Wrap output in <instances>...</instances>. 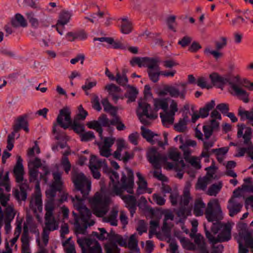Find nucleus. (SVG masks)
<instances>
[{
	"instance_id": "obj_49",
	"label": "nucleus",
	"mask_w": 253,
	"mask_h": 253,
	"mask_svg": "<svg viewBox=\"0 0 253 253\" xmlns=\"http://www.w3.org/2000/svg\"><path fill=\"white\" fill-rule=\"evenodd\" d=\"M26 16L28 20H29L31 26L35 28H37L40 26V22L38 19L35 17V14L32 12H30L26 13Z\"/></svg>"
},
{
	"instance_id": "obj_62",
	"label": "nucleus",
	"mask_w": 253,
	"mask_h": 253,
	"mask_svg": "<svg viewBox=\"0 0 253 253\" xmlns=\"http://www.w3.org/2000/svg\"><path fill=\"white\" fill-rule=\"evenodd\" d=\"M81 140L82 141H88L92 140L94 138V135L92 131H89L83 133L80 135Z\"/></svg>"
},
{
	"instance_id": "obj_54",
	"label": "nucleus",
	"mask_w": 253,
	"mask_h": 253,
	"mask_svg": "<svg viewBox=\"0 0 253 253\" xmlns=\"http://www.w3.org/2000/svg\"><path fill=\"white\" fill-rule=\"evenodd\" d=\"M29 174L30 182H35L37 180L39 171L36 168H30L29 169Z\"/></svg>"
},
{
	"instance_id": "obj_57",
	"label": "nucleus",
	"mask_w": 253,
	"mask_h": 253,
	"mask_svg": "<svg viewBox=\"0 0 253 253\" xmlns=\"http://www.w3.org/2000/svg\"><path fill=\"white\" fill-rule=\"evenodd\" d=\"M180 242L182 247L186 249L191 250L194 249V245L189 240L185 237L180 238Z\"/></svg>"
},
{
	"instance_id": "obj_8",
	"label": "nucleus",
	"mask_w": 253,
	"mask_h": 253,
	"mask_svg": "<svg viewBox=\"0 0 253 253\" xmlns=\"http://www.w3.org/2000/svg\"><path fill=\"white\" fill-rule=\"evenodd\" d=\"M44 225L42 235L43 242L46 245L48 242L50 232L58 229L59 220L54 215L44 216Z\"/></svg>"
},
{
	"instance_id": "obj_33",
	"label": "nucleus",
	"mask_w": 253,
	"mask_h": 253,
	"mask_svg": "<svg viewBox=\"0 0 253 253\" xmlns=\"http://www.w3.org/2000/svg\"><path fill=\"white\" fill-rule=\"evenodd\" d=\"M174 114L168 111L164 112V113H160V117L162 119L163 125L166 126L173 124L174 120Z\"/></svg>"
},
{
	"instance_id": "obj_9",
	"label": "nucleus",
	"mask_w": 253,
	"mask_h": 253,
	"mask_svg": "<svg viewBox=\"0 0 253 253\" xmlns=\"http://www.w3.org/2000/svg\"><path fill=\"white\" fill-rule=\"evenodd\" d=\"M147 157L149 161L152 164L154 168L157 169V170L154 171V176L157 178L158 175L161 173L159 170L160 164L166 162L167 158L158 152L155 148L149 149L147 153Z\"/></svg>"
},
{
	"instance_id": "obj_41",
	"label": "nucleus",
	"mask_w": 253,
	"mask_h": 253,
	"mask_svg": "<svg viewBox=\"0 0 253 253\" xmlns=\"http://www.w3.org/2000/svg\"><path fill=\"white\" fill-rule=\"evenodd\" d=\"M104 111L109 112L112 116H115L117 113L116 108L113 106L109 102L107 98H104L101 101Z\"/></svg>"
},
{
	"instance_id": "obj_19",
	"label": "nucleus",
	"mask_w": 253,
	"mask_h": 253,
	"mask_svg": "<svg viewBox=\"0 0 253 253\" xmlns=\"http://www.w3.org/2000/svg\"><path fill=\"white\" fill-rule=\"evenodd\" d=\"M70 114V111L67 108H64L60 110L56 120L57 123L61 127L66 129L71 125Z\"/></svg>"
},
{
	"instance_id": "obj_45",
	"label": "nucleus",
	"mask_w": 253,
	"mask_h": 253,
	"mask_svg": "<svg viewBox=\"0 0 253 253\" xmlns=\"http://www.w3.org/2000/svg\"><path fill=\"white\" fill-rule=\"evenodd\" d=\"M72 13L70 12L62 10L60 13L57 22L62 24H67L69 22Z\"/></svg>"
},
{
	"instance_id": "obj_43",
	"label": "nucleus",
	"mask_w": 253,
	"mask_h": 253,
	"mask_svg": "<svg viewBox=\"0 0 253 253\" xmlns=\"http://www.w3.org/2000/svg\"><path fill=\"white\" fill-rule=\"evenodd\" d=\"M192 198L190 196L189 188L186 187L184 188L183 194L181 198L180 204L181 206H187L189 204Z\"/></svg>"
},
{
	"instance_id": "obj_48",
	"label": "nucleus",
	"mask_w": 253,
	"mask_h": 253,
	"mask_svg": "<svg viewBox=\"0 0 253 253\" xmlns=\"http://www.w3.org/2000/svg\"><path fill=\"white\" fill-rule=\"evenodd\" d=\"M14 216L15 213L13 207L11 206H7L5 209L4 222H11L14 219Z\"/></svg>"
},
{
	"instance_id": "obj_38",
	"label": "nucleus",
	"mask_w": 253,
	"mask_h": 253,
	"mask_svg": "<svg viewBox=\"0 0 253 253\" xmlns=\"http://www.w3.org/2000/svg\"><path fill=\"white\" fill-rule=\"evenodd\" d=\"M160 62V61L158 58L146 57L145 66L149 69V70L155 69L156 71H159Z\"/></svg>"
},
{
	"instance_id": "obj_53",
	"label": "nucleus",
	"mask_w": 253,
	"mask_h": 253,
	"mask_svg": "<svg viewBox=\"0 0 253 253\" xmlns=\"http://www.w3.org/2000/svg\"><path fill=\"white\" fill-rule=\"evenodd\" d=\"M146 57L140 58L135 57L130 61V64L132 66L137 65L139 67L145 66Z\"/></svg>"
},
{
	"instance_id": "obj_40",
	"label": "nucleus",
	"mask_w": 253,
	"mask_h": 253,
	"mask_svg": "<svg viewBox=\"0 0 253 253\" xmlns=\"http://www.w3.org/2000/svg\"><path fill=\"white\" fill-rule=\"evenodd\" d=\"M215 105V101L213 100L206 103L204 107L200 108L199 110L201 117L202 118L207 117L209 115L210 111L213 109Z\"/></svg>"
},
{
	"instance_id": "obj_36",
	"label": "nucleus",
	"mask_w": 253,
	"mask_h": 253,
	"mask_svg": "<svg viewBox=\"0 0 253 253\" xmlns=\"http://www.w3.org/2000/svg\"><path fill=\"white\" fill-rule=\"evenodd\" d=\"M194 241L197 245L200 253H209L207 250L204 242V237L200 235H196L194 237Z\"/></svg>"
},
{
	"instance_id": "obj_63",
	"label": "nucleus",
	"mask_w": 253,
	"mask_h": 253,
	"mask_svg": "<svg viewBox=\"0 0 253 253\" xmlns=\"http://www.w3.org/2000/svg\"><path fill=\"white\" fill-rule=\"evenodd\" d=\"M148 73L150 80L152 82L156 83L159 81V76L161 75L160 72L150 70L148 71Z\"/></svg>"
},
{
	"instance_id": "obj_7",
	"label": "nucleus",
	"mask_w": 253,
	"mask_h": 253,
	"mask_svg": "<svg viewBox=\"0 0 253 253\" xmlns=\"http://www.w3.org/2000/svg\"><path fill=\"white\" fill-rule=\"evenodd\" d=\"M137 114L140 122L144 125L149 124V120H154L158 117L157 114L144 100L139 101Z\"/></svg>"
},
{
	"instance_id": "obj_44",
	"label": "nucleus",
	"mask_w": 253,
	"mask_h": 253,
	"mask_svg": "<svg viewBox=\"0 0 253 253\" xmlns=\"http://www.w3.org/2000/svg\"><path fill=\"white\" fill-rule=\"evenodd\" d=\"M48 200L45 205V213L44 216H51L53 215V211L55 208L53 197Z\"/></svg>"
},
{
	"instance_id": "obj_51",
	"label": "nucleus",
	"mask_w": 253,
	"mask_h": 253,
	"mask_svg": "<svg viewBox=\"0 0 253 253\" xmlns=\"http://www.w3.org/2000/svg\"><path fill=\"white\" fill-rule=\"evenodd\" d=\"M215 49L221 50L226 46L227 44V38L225 37H220L218 41L214 42Z\"/></svg>"
},
{
	"instance_id": "obj_15",
	"label": "nucleus",
	"mask_w": 253,
	"mask_h": 253,
	"mask_svg": "<svg viewBox=\"0 0 253 253\" xmlns=\"http://www.w3.org/2000/svg\"><path fill=\"white\" fill-rule=\"evenodd\" d=\"M10 190L9 180L8 178V174H7L3 181L0 184V203L4 207L7 206V203L10 200L9 192Z\"/></svg>"
},
{
	"instance_id": "obj_27",
	"label": "nucleus",
	"mask_w": 253,
	"mask_h": 253,
	"mask_svg": "<svg viewBox=\"0 0 253 253\" xmlns=\"http://www.w3.org/2000/svg\"><path fill=\"white\" fill-rule=\"evenodd\" d=\"M238 115L240 117L241 121L248 120L251 125L253 126V108L249 111H246L242 107H240L238 110Z\"/></svg>"
},
{
	"instance_id": "obj_12",
	"label": "nucleus",
	"mask_w": 253,
	"mask_h": 253,
	"mask_svg": "<svg viewBox=\"0 0 253 253\" xmlns=\"http://www.w3.org/2000/svg\"><path fill=\"white\" fill-rule=\"evenodd\" d=\"M169 157L173 161L172 163H167V167L169 169H173L176 171L182 170L185 165L183 160H180L179 152L175 149H171L169 153Z\"/></svg>"
},
{
	"instance_id": "obj_47",
	"label": "nucleus",
	"mask_w": 253,
	"mask_h": 253,
	"mask_svg": "<svg viewBox=\"0 0 253 253\" xmlns=\"http://www.w3.org/2000/svg\"><path fill=\"white\" fill-rule=\"evenodd\" d=\"M114 117V118L111 120V125L116 126V128L119 131L125 130L126 127L123 123L121 118L116 115Z\"/></svg>"
},
{
	"instance_id": "obj_56",
	"label": "nucleus",
	"mask_w": 253,
	"mask_h": 253,
	"mask_svg": "<svg viewBox=\"0 0 253 253\" xmlns=\"http://www.w3.org/2000/svg\"><path fill=\"white\" fill-rule=\"evenodd\" d=\"M136 174L138 179L137 182L138 188L140 189H145L147 188L146 181L139 172H137Z\"/></svg>"
},
{
	"instance_id": "obj_5",
	"label": "nucleus",
	"mask_w": 253,
	"mask_h": 253,
	"mask_svg": "<svg viewBox=\"0 0 253 253\" xmlns=\"http://www.w3.org/2000/svg\"><path fill=\"white\" fill-rule=\"evenodd\" d=\"M205 215L209 222H220L223 218V213L218 199H212L208 202Z\"/></svg>"
},
{
	"instance_id": "obj_26",
	"label": "nucleus",
	"mask_w": 253,
	"mask_h": 253,
	"mask_svg": "<svg viewBox=\"0 0 253 253\" xmlns=\"http://www.w3.org/2000/svg\"><path fill=\"white\" fill-rule=\"evenodd\" d=\"M206 209V205L202 199L198 198L195 199L194 201L193 213L196 216H199L203 215L204 211Z\"/></svg>"
},
{
	"instance_id": "obj_14",
	"label": "nucleus",
	"mask_w": 253,
	"mask_h": 253,
	"mask_svg": "<svg viewBox=\"0 0 253 253\" xmlns=\"http://www.w3.org/2000/svg\"><path fill=\"white\" fill-rule=\"evenodd\" d=\"M27 125H28V122L24 117L20 116L17 119L13 126V131L7 137L6 147L9 151L11 150L13 147L15 133Z\"/></svg>"
},
{
	"instance_id": "obj_18",
	"label": "nucleus",
	"mask_w": 253,
	"mask_h": 253,
	"mask_svg": "<svg viewBox=\"0 0 253 253\" xmlns=\"http://www.w3.org/2000/svg\"><path fill=\"white\" fill-rule=\"evenodd\" d=\"M39 183L38 182L36 185L37 192L31 198L30 202V208L34 212L37 211H42V195L39 190Z\"/></svg>"
},
{
	"instance_id": "obj_52",
	"label": "nucleus",
	"mask_w": 253,
	"mask_h": 253,
	"mask_svg": "<svg viewBox=\"0 0 253 253\" xmlns=\"http://www.w3.org/2000/svg\"><path fill=\"white\" fill-rule=\"evenodd\" d=\"M141 129L142 131V135L148 142H149L150 140L152 139V137H154V136L158 137V134H154L152 131H151L149 129L145 128L143 126H142L141 127Z\"/></svg>"
},
{
	"instance_id": "obj_46",
	"label": "nucleus",
	"mask_w": 253,
	"mask_h": 253,
	"mask_svg": "<svg viewBox=\"0 0 253 253\" xmlns=\"http://www.w3.org/2000/svg\"><path fill=\"white\" fill-rule=\"evenodd\" d=\"M86 126L89 128L95 129L99 133L101 138H102L103 129L98 121L89 122L86 124Z\"/></svg>"
},
{
	"instance_id": "obj_37",
	"label": "nucleus",
	"mask_w": 253,
	"mask_h": 253,
	"mask_svg": "<svg viewBox=\"0 0 253 253\" xmlns=\"http://www.w3.org/2000/svg\"><path fill=\"white\" fill-rule=\"evenodd\" d=\"M237 238H240L241 241H244L245 245L252 249V252L253 253V238L250 234L247 232H242L239 233V236Z\"/></svg>"
},
{
	"instance_id": "obj_35",
	"label": "nucleus",
	"mask_w": 253,
	"mask_h": 253,
	"mask_svg": "<svg viewBox=\"0 0 253 253\" xmlns=\"http://www.w3.org/2000/svg\"><path fill=\"white\" fill-rule=\"evenodd\" d=\"M127 247L131 251L129 253H138V240L135 234L131 235L127 241Z\"/></svg>"
},
{
	"instance_id": "obj_58",
	"label": "nucleus",
	"mask_w": 253,
	"mask_h": 253,
	"mask_svg": "<svg viewBox=\"0 0 253 253\" xmlns=\"http://www.w3.org/2000/svg\"><path fill=\"white\" fill-rule=\"evenodd\" d=\"M61 165L67 174H68L71 170V165L68 159L66 156H63L61 159Z\"/></svg>"
},
{
	"instance_id": "obj_6",
	"label": "nucleus",
	"mask_w": 253,
	"mask_h": 253,
	"mask_svg": "<svg viewBox=\"0 0 253 253\" xmlns=\"http://www.w3.org/2000/svg\"><path fill=\"white\" fill-rule=\"evenodd\" d=\"M72 180L75 189L80 191L84 197L88 195L90 191L91 182L83 173L73 171Z\"/></svg>"
},
{
	"instance_id": "obj_10",
	"label": "nucleus",
	"mask_w": 253,
	"mask_h": 253,
	"mask_svg": "<svg viewBox=\"0 0 253 253\" xmlns=\"http://www.w3.org/2000/svg\"><path fill=\"white\" fill-rule=\"evenodd\" d=\"M77 243L81 248L82 252L85 253H101L102 250L98 242L95 239L79 238Z\"/></svg>"
},
{
	"instance_id": "obj_29",
	"label": "nucleus",
	"mask_w": 253,
	"mask_h": 253,
	"mask_svg": "<svg viewBox=\"0 0 253 253\" xmlns=\"http://www.w3.org/2000/svg\"><path fill=\"white\" fill-rule=\"evenodd\" d=\"M154 110L156 113L161 109L164 112L168 110V103L166 98H155L153 99Z\"/></svg>"
},
{
	"instance_id": "obj_31",
	"label": "nucleus",
	"mask_w": 253,
	"mask_h": 253,
	"mask_svg": "<svg viewBox=\"0 0 253 253\" xmlns=\"http://www.w3.org/2000/svg\"><path fill=\"white\" fill-rule=\"evenodd\" d=\"M11 25L15 28L18 27H25L27 26V23L24 17L20 14H16L14 17L11 20Z\"/></svg>"
},
{
	"instance_id": "obj_16",
	"label": "nucleus",
	"mask_w": 253,
	"mask_h": 253,
	"mask_svg": "<svg viewBox=\"0 0 253 253\" xmlns=\"http://www.w3.org/2000/svg\"><path fill=\"white\" fill-rule=\"evenodd\" d=\"M72 214L74 217L75 225L77 232L81 234H85L86 229L89 226H92L94 224V222L91 220H87L86 221H84L81 219V215L78 217V214L74 211L72 212Z\"/></svg>"
},
{
	"instance_id": "obj_32",
	"label": "nucleus",
	"mask_w": 253,
	"mask_h": 253,
	"mask_svg": "<svg viewBox=\"0 0 253 253\" xmlns=\"http://www.w3.org/2000/svg\"><path fill=\"white\" fill-rule=\"evenodd\" d=\"M188 121L189 119L187 116H185L183 118H180L178 122L174 126L175 130L180 132H186L187 130V125Z\"/></svg>"
},
{
	"instance_id": "obj_23",
	"label": "nucleus",
	"mask_w": 253,
	"mask_h": 253,
	"mask_svg": "<svg viewBox=\"0 0 253 253\" xmlns=\"http://www.w3.org/2000/svg\"><path fill=\"white\" fill-rule=\"evenodd\" d=\"M212 169V168L211 167H210L206 169L208 170L207 174L204 177L200 178L198 179L196 186V189L205 190L206 189L207 185L211 183L214 172H210L209 170Z\"/></svg>"
},
{
	"instance_id": "obj_13",
	"label": "nucleus",
	"mask_w": 253,
	"mask_h": 253,
	"mask_svg": "<svg viewBox=\"0 0 253 253\" xmlns=\"http://www.w3.org/2000/svg\"><path fill=\"white\" fill-rule=\"evenodd\" d=\"M87 196H83L80 198L79 196L76 195L75 198H72V202L74 207L79 212L81 215V219L84 221L89 220L91 216V212L83 204V200L86 198Z\"/></svg>"
},
{
	"instance_id": "obj_4",
	"label": "nucleus",
	"mask_w": 253,
	"mask_h": 253,
	"mask_svg": "<svg viewBox=\"0 0 253 253\" xmlns=\"http://www.w3.org/2000/svg\"><path fill=\"white\" fill-rule=\"evenodd\" d=\"M211 231V233L205 228L206 237L212 244L227 242L231 238V227L229 224L213 223Z\"/></svg>"
},
{
	"instance_id": "obj_3",
	"label": "nucleus",
	"mask_w": 253,
	"mask_h": 253,
	"mask_svg": "<svg viewBox=\"0 0 253 253\" xmlns=\"http://www.w3.org/2000/svg\"><path fill=\"white\" fill-rule=\"evenodd\" d=\"M210 78L214 84L223 85L228 84L231 94L237 97L245 103L249 102V93L243 88V85L238 75L228 74L225 76H221L217 73H213L210 75Z\"/></svg>"
},
{
	"instance_id": "obj_64",
	"label": "nucleus",
	"mask_w": 253,
	"mask_h": 253,
	"mask_svg": "<svg viewBox=\"0 0 253 253\" xmlns=\"http://www.w3.org/2000/svg\"><path fill=\"white\" fill-rule=\"evenodd\" d=\"M100 154L102 156L109 157L111 155V149L101 145H99Z\"/></svg>"
},
{
	"instance_id": "obj_2",
	"label": "nucleus",
	"mask_w": 253,
	"mask_h": 253,
	"mask_svg": "<svg viewBox=\"0 0 253 253\" xmlns=\"http://www.w3.org/2000/svg\"><path fill=\"white\" fill-rule=\"evenodd\" d=\"M111 200L109 196L102 191L97 192L93 197L90 200L93 213L98 217H102V221L109 223L112 226L118 225V215L119 207H113L109 214L105 215L109 210Z\"/></svg>"
},
{
	"instance_id": "obj_60",
	"label": "nucleus",
	"mask_w": 253,
	"mask_h": 253,
	"mask_svg": "<svg viewBox=\"0 0 253 253\" xmlns=\"http://www.w3.org/2000/svg\"><path fill=\"white\" fill-rule=\"evenodd\" d=\"M106 253H119L120 249L115 244L110 243L105 246Z\"/></svg>"
},
{
	"instance_id": "obj_1",
	"label": "nucleus",
	"mask_w": 253,
	"mask_h": 253,
	"mask_svg": "<svg viewBox=\"0 0 253 253\" xmlns=\"http://www.w3.org/2000/svg\"><path fill=\"white\" fill-rule=\"evenodd\" d=\"M110 182L107 189V194L110 196H119L125 203L128 209L136 208V199L132 195H124L125 190L129 194L133 193L134 175L133 172L129 168H126V172H122L121 182L119 181V174L116 171H111L109 173Z\"/></svg>"
},
{
	"instance_id": "obj_59",
	"label": "nucleus",
	"mask_w": 253,
	"mask_h": 253,
	"mask_svg": "<svg viewBox=\"0 0 253 253\" xmlns=\"http://www.w3.org/2000/svg\"><path fill=\"white\" fill-rule=\"evenodd\" d=\"M99 123L100 124L101 127L102 126H109L111 125V121L107 118V116L105 114H102L98 119Z\"/></svg>"
},
{
	"instance_id": "obj_50",
	"label": "nucleus",
	"mask_w": 253,
	"mask_h": 253,
	"mask_svg": "<svg viewBox=\"0 0 253 253\" xmlns=\"http://www.w3.org/2000/svg\"><path fill=\"white\" fill-rule=\"evenodd\" d=\"M221 187L222 184L221 183H219L218 184H213L209 187L207 191V194L210 196H215L220 191Z\"/></svg>"
},
{
	"instance_id": "obj_42",
	"label": "nucleus",
	"mask_w": 253,
	"mask_h": 253,
	"mask_svg": "<svg viewBox=\"0 0 253 253\" xmlns=\"http://www.w3.org/2000/svg\"><path fill=\"white\" fill-rule=\"evenodd\" d=\"M132 30V23L126 18L122 19V23L121 26V31L123 34H128Z\"/></svg>"
},
{
	"instance_id": "obj_22",
	"label": "nucleus",
	"mask_w": 253,
	"mask_h": 253,
	"mask_svg": "<svg viewBox=\"0 0 253 253\" xmlns=\"http://www.w3.org/2000/svg\"><path fill=\"white\" fill-rule=\"evenodd\" d=\"M22 162L23 160L21 157L18 156L17 157L16 164L13 169V173L16 181L18 183H23L25 181L23 178L24 171Z\"/></svg>"
},
{
	"instance_id": "obj_34",
	"label": "nucleus",
	"mask_w": 253,
	"mask_h": 253,
	"mask_svg": "<svg viewBox=\"0 0 253 253\" xmlns=\"http://www.w3.org/2000/svg\"><path fill=\"white\" fill-rule=\"evenodd\" d=\"M101 167L107 168L105 161L99 159L94 155H92L89 160V168L100 169Z\"/></svg>"
},
{
	"instance_id": "obj_20",
	"label": "nucleus",
	"mask_w": 253,
	"mask_h": 253,
	"mask_svg": "<svg viewBox=\"0 0 253 253\" xmlns=\"http://www.w3.org/2000/svg\"><path fill=\"white\" fill-rule=\"evenodd\" d=\"M238 196H233L228 201L227 209L229 211V214L233 217L240 212L243 207V203L239 200Z\"/></svg>"
},
{
	"instance_id": "obj_21",
	"label": "nucleus",
	"mask_w": 253,
	"mask_h": 253,
	"mask_svg": "<svg viewBox=\"0 0 253 253\" xmlns=\"http://www.w3.org/2000/svg\"><path fill=\"white\" fill-rule=\"evenodd\" d=\"M252 134V131L251 128L245 127L244 124H239L238 125L237 136L238 137L243 136L244 144L247 145L252 144L251 141Z\"/></svg>"
},
{
	"instance_id": "obj_39",
	"label": "nucleus",
	"mask_w": 253,
	"mask_h": 253,
	"mask_svg": "<svg viewBox=\"0 0 253 253\" xmlns=\"http://www.w3.org/2000/svg\"><path fill=\"white\" fill-rule=\"evenodd\" d=\"M117 149L114 153V157L117 159L121 160V152L123 149L126 148L127 144L123 139H119L117 140Z\"/></svg>"
},
{
	"instance_id": "obj_55",
	"label": "nucleus",
	"mask_w": 253,
	"mask_h": 253,
	"mask_svg": "<svg viewBox=\"0 0 253 253\" xmlns=\"http://www.w3.org/2000/svg\"><path fill=\"white\" fill-rule=\"evenodd\" d=\"M219 50H211L209 47L205 48L204 52L207 54L212 55L215 59H217L223 56V53L220 51Z\"/></svg>"
},
{
	"instance_id": "obj_11",
	"label": "nucleus",
	"mask_w": 253,
	"mask_h": 253,
	"mask_svg": "<svg viewBox=\"0 0 253 253\" xmlns=\"http://www.w3.org/2000/svg\"><path fill=\"white\" fill-rule=\"evenodd\" d=\"M187 83L182 82H178L172 85H170V88L169 90L170 92V96L172 98H179L182 101L184 100L187 93Z\"/></svg>"
},
{
	"instance_id": "obj_30",
	"label": "nucleus",
	"mask_w": 253,
	"mask_h": 253,
	"mask_svg": "<svg viewBox=\"0 0 253 253\" xmlns=\"http://www.w3.org/2000/svg\"><path fill=\"white\" fill-rule=\"evenodd\" d=\"M127 72L128 69L125 68L122 69V73L117 71L115 78V80L116 83L122 86L126 85L128 82V79L126 74Z\"/></svg>"
},
{
	"instance_id": "obj_25",
	"label": "nucleus",
	"mask_w": 253,
	"mask_h": 253,
	"mask_svg": "<svg viewBox=\"0 0 253 253\" xmlns=\"http://www.w3.org/2000/svg\"><path fill=\"white\" fill-rule=\"evenodd\" d=\"M22 242V253H31L30 248V240L27 233V227L25 225L24 227V232L21 236Z\"/></svg>"
},
{
	"instance_id": "obj_24",
	"label": "nucleus",
	"mask_w": 253,
	"mask_h": 253,
	"mask_svg": "<svg viewBox=\"0 0 253 253\" xmlns=\"http://www.w3.org/2000/svg\"><path fill=\"white\" fill-rule=\"evenodd\" d=\"M19 183L20 184V189H15L13 195L17 200L25 201L27 196V190L29 189V186L27 180Z\"/></svg>"
},
{
	"instance_id": "obj_17",
	"label": "nucleus",
	"mask_w": 253,
	"mask_h": 253,
	"mask_svg": "<svg viewBox=\"0 0 253 253\" xmlns=\"http://www.w3.org/2000/svg\"><path fill=\"white\" fill-rule=\"evenodd\" d=\"M53 181L49 191L50 196L54 197L57 191H60L63 187V182L62 179V173L58 171L52 173Z\"/></svg>"
},
{
	"instance_id": "obj_61",
	"label": "nucleus",
	"mask_w": 253,
	"mask_h": 253,
	"mask_svg": "<svg viewBox=\"0 0 253 253\" xmlns=\"http://www.w3.org/2000/svg\"><path fill=\"white\" fill-rule=\"evenodd\" d=\"M138 94V91L136 88L131 87L128 92V101L133 102L135 100L136 95Z\"/></svg>"
},
{
	"instance_id": "obj_28",
	"label": "nucleus",
	"mask_w": 253,
	"mask_h": 253,
	"mask_svg": "<svg viewBox=\"0 0 253 253\" xmlns=\"http://www.w3.org/2000/svg\"><path fill=\"white\" fill-rule=\"evenodd\" d=\"M105 89L112 96L113 100L116 103L119 98L118 93L121 91V88L113 84H111L106 85Z\"/></svg>"
}]
</instances>
